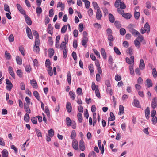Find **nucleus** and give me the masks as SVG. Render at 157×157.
Instances as JSON below:
<instances>
[{
	"label": "nucleus",
	"instance_id": "nucleus-4",
	"mask_svg": "<svg viewBox=\"0 0 157 157\" xmlns=\"http://www.w3.org/2000/svg\"><path fill=\"white\" fill-rule=\"evenodd\" d=\"M134 57L133 56H132L129 59L128 57H126L125 58L126 62L129 64H131L134 63Z\"/></svg>",
	"mask_w": 157,
	"mask_h": 157
},
{
	"label": "nucleus",
	"instance_id": "nucleus-23",
	"mask_svg": "<svg viewBox=\"0 0 157 157\" xmlns=\"http://www.w3.org/2000/svg\"><path fill=\"white\" fill-rule=\"evenodd\" d=\"M33 95L35 98L39 101H40V97L39 96L38 92L36 91H35L33 93Z\"/></svg>",
	"mask_w": 157,
	"mask_h": 157
},
{
	"label": "nucleus",
	"instance_id": "nucleus-56",
	"mask_svg": "<svg viewBox=\"0 0 157 157\" xmlns=\"http://www.w3.org/2000/svg\"><path fill=\"white\" fill-rule=\"evenodd\" d=\"M5 57L7 59L9 60L10 59V53L7 52V51H6L5 52Z\"/></svg>",
	"mask_w": 157,
	"mask_h": 157
},
{
	"label": "nucleus",
	"instance_id": "nucleus-24",
	"mask_svg": "<svg viewBox=\"0 0 157 157\" xmlns=\"http://www.w3.org/2000/svg\"><path fill=\"white\" fill-rule=\"evenodd\" d=\"M48 52H49V54H48L50 58H51L54 55V54L55 53L54 51L52 48H50L49 49Z\"/></svg>",
	"mask_w": 157,
	"mask_h": 157
},
{
	"label": "nucleus",
	"instance_id": "nucleus-12",
	"mask_svg": "<svg viewBox=\"0 0 157 157\" xmlns=\"http://www.w3.org/2000/svg\"><path fill=\"white\" fill-rule=\"evenodd\" d=\"M146 85L147 86L148 88H150V87H152V82L151 80L150 79L147 78L146 80Z\"/></svg>",
	"mask_w": 157,
	"mask_h": 157
},
{
	"label": "nucleus",
	"instance_id": "nucleus-46",
	"mask_svg": "<svg viewBox=\"0 0 157 157\" xmlns=\"http://www.w3.org/2000/svg\"><path fill=\"white\" fill-rule=\"evenodd\" d=\"M121 1V0H117L115 1L114 6L115 7L118 8L120 6Z\"/></svg>",
	"mask_w": 157,
	"mask_h": 157
},
{
	"label": "nucleus",
	"instance_id": "nucleus-41",
	"mask_svg": "<svg viewBox=\"0 0 157 157\" xmlns=\"http://www.w3.org/2000/svg\"><path fill=\"white\" fill-rule=\"evenodd\" d=\"M78 121L81 123L82 121V114L80 113H78L77 115Z\"/></svg>",
	"mask_w": 157,
	"mask_h": 157
},
{
	"label": "nucleus",
	"instance_id": "nucleus-54",
	"mask_svg": "<svg viewBox=\"0 0 157 157\" xmlns=\"http://www.w3.org/2000/svg\"><path fill=\"white\" fill-rule=\"evenodd\" d=\"M31 120L33 123L36 124L37 123V119L35 117H32L31 118Z\"/></svg>",
	"mask_w": 157,
	"mask_h": 157
},
{
	"label": "nucleus",
	"instance_id": "nucleus-13",
	"mask_svg": "<svg viewBox=\"0 0 157 157\" xmlns=\"http://www.w3.org/2000/svg\"><path fill=\"white\" fill-rule=\"evenodd\" d=\"M66 107L67 111L68 113L71 112L72 110V107L71 103L70 102H67Z\"/></svg>",
	"mask_w": 157,
	"mask_h": 157
},
{
	"label": "nucleus",
	"instance_id": "nucleus-14",
	"mask_svg": "<svg viewBox=\"0 0 157 157\" xmlns=\"http://www.w3.org/2000/svg\"><path fill=\"white\" fill-rule=\"evenodd\" d=\"M30 83L33 88H37L38 87L37 82L35 79H33L30 81Z\"/></svg>",
	"mask_w": 157,
	"mask_h": 157
},
{
	"label": "nucleus",
	"instance_id": "nucleus-8",
	"mask_svg": "<svg viewBox=\"0 0 157 157\" xmlns=\"http://www.w3.org/2000/svg\"><path fill=\"white\" fill-rule=\"evenodd\" d=\"M102 13L99 9H98L97 10L96 17L98 20H100L102 17Z\"/></svg>",
	"mask_w": 157,
	"mask_h": 157
},
{
	"label": "nucleus",
	"instance_id": "nucleus-27",
	"mask_svg": "<svg viewBox=\"0 0 157 157\" xmlns=\"http://www.w3.org/2000/svg\"><path fill=\"white\" fill-rule=\"evenodd\" d=\"M88 42V38H83L82 39V44L85 47H86V46H85L86 44Z\"/></svg>",
	"mask_w": 157,
	"mask_h": 157
},
{
	"label": "nucleus",
	"instance_id": "nucleus-40",
	"mask_svg": "<svg viewBox=\"0 0 157 157\" xmlns=\"http://www.w3.org/2000/svg\"><path fill=\"white\" fill-rule=\"evenodd\" d=\"M30 117L29 115L26 113L24 116V120L26 122H28L29 121Z\"/></svg>",
	"mask_w": 157,
	"mask_h": 157
},
{
	"label": "nucleus",
	"instance_id": "nucleus-20",
	"mask_svg": "<svg viewBox=\"0 0 157 157\" xmlns=\"http://www.w3.org/2000/svg\"><path fill=\"white\" fill-rule=\"evenodd\" d=\"M126 52L127 54H129L130 56L132 55L133 52L132 47L128 48L126 50Z\"/></svg>",
	"mask_w": 157,
	"mask_h": 157
},
{
	"label": "nucleus",
	"instance_id": "nucleus-7",
	"mask_svg": "<svg viewBox=\"0 0 157 157\" xmlns=\"http://www.w3.org/2000/svg\"><path fill=\"white\" fill-rule=\"evenodd\" d=\"M8 71L10 75L14 78H15V74L14 72L13 68L11 66H9L8 67Z\"/></svg>",
	"mask_w": 157,
	"mask_h": 157
},
{
	"label": "nucleus",
	"instance_id": "nucleus-30",
	"mask_svg": "<svg viewBox=\"0 0 157 157\" xmlns=\"http://www.w3.org/2000/svg\"><path fill=\"white\" fill-rule=\"evenodd\" d=\"M67 77V80L68 82L69 85H70L71 83V76L70 72L69 71H68V72Z\"/></svg>",
	"mask_w": 157,
	"mask_h": 157
},
{
	"label": "nucleus",
	"instance_id": "nucleus-29",
	"mask_svg": "<svg viewBox=\"0 0 157 157\" xmlns=\"http://www.w3.org/2000/svg\"><path fill=\"white\" fill-rule=\"evenodd\" d=\"M109 21L111 23H113L115 20V18L114 16L111 13H109Z\"/></svg>",
	"mask_w": 157,
	"mask_h": 157
},
{
	"label": "nucleus",
	"instance_id": "nucleus-2",
	"mask_svg": "<svg viewBox=\"0 0 157 157\" xmlns=\"http://www.w3.org/2000/svg\"><path fill=\"white\" fill-rule=\"evenodd\" d=\"M157 98L154 97L152 99L151 102V106L153 109L155 108L157 106Z\"/></svg>",
	"mask_w": 157,
	"mask_h": 157
},
{
	"label": "nucleus",
	"instance_id": "nucleus-18",
	"mask_svg": "<svg viewBox=\"0 0 157 157\" xmlns=\"http://www.w3.org/2000/svg\"><path fill=\"white\" fill-rule=\"evenodd\" d=\"M122 17L127 19H129L131 18L132 15L130 13H124L122 15Z\"/></svg>",
	"mask_w": 157,
	"mask_h": 157
},
{
	"label": "nucleus",
	"instance_id": "nucleus-25",
	"mask_svg": "<svg viewBox=\"0 0 157 157\" xmlns=\"http://www.w3.org/2000/svg\"><path fill=\"white\" fill-rule=\"evenodd\" d=\"M64 5L61 2H59L58 3L57 5V7L58 8L59 7H61V10L63 11L64 10Z\"/></svg>",
	"mask_w": 157,
	"mask_h": 157
},
{
	"label": "nucleus",
	"instance_id": "nucleus-53",
	"mask_svg": "<svg viewBox=\"0 0 157 157\" xmlns=\"http://www.w3.org/2000/svg\"><path fill=\"white\" fill-rule=\"evenodd\" d=\"M140 16V13L139 12L135 11L134 14V17L136 19H138L139 18Z\"/></svg>",
	"mask_w": 157,
	"mask_h": 157
},
{
	"label": "nucleus",
	"instance_id": "nucleus-62",
	"mask_svg": "<svg viewBox=\"0 0 157 157\" xmlns=\"http://www.w3.org/2000/svg\"><path fill=\"white\" fill-rule=\"evenodd\" d=\"M72 56L74 60L76 61L77 60V56L76 53L75 52H73L72 53Z\"/></svg>",
	"mask_w": 157,
	"mask_h": 157
},
{
	"label": "nucleus",
	"instance_id": "nucleus-45",
	"mask_svg": "<svg viewBox=\"0 0 157 157\" xmlns=\"http://www.w3.org/2000/svg\"><path fill=\"white\" fill-rule=\"evenodd\" d=\"M35 132L38 137H42L41 132L37 128H35Z\"/></svg>",
	"mask_w": 157,
	"mask_h": 157
},
{
	"label": "nucleus",
	"instance_id": "nucleus-61",
	"mask_svg": "<svg viewBox=\"0 0 157 157\" xmlns=\"http://www.w3.org/2000/svg\"><path fill=\"white\" fill-rule=\"evenodd\" d=\"M105 83L107 86V88L111 87V85L109 80H107L105 82Z\"/></svg>",
	"mask_w": 157,
	"mask_h": 157
},
{
	"label": "nucleus",
	"instance_id": "nucleus-44",
	"mask_svg": "<svg viewBox=\"0 0 157 157\" xmlns=\"http://www.w3.org/2000/svg\"><path fill=\"white\" fill-rule=\"evenodd\" d=\"M48 135L50 137H52L54 135V131L52 129H51L48 131Z\"/></svg>",
	"mask_w": 157,
	"mask_h": 157
},
{
	"label": "nucleus",
	"instance_id": "nucleus-28",
	"mask_svg": "<svg viewBox=\"0 0 157 157\" xmlns=\"http://www.w3.org/2000/svg\"><path fill=\"white\" fill-rule=\"evenodd\" d=\"M36 10L38 16L40 15L41 14L42 11L41 8L40 6H38L36 7Z\"/></svg>",
	"mask_w": 157,
	"mask_h": 157
},
{
	"label": "nucleus",
	"instance_id": "nucleus-17",
	"mask_svg": "<svg viewBox=\"0 0 157 157\" xmlns=\"http://www.w3.org/2000/svg\"><path fill=\"white\" fill-rule=\"evenodd\" d=\"M101 53L104 59H106V53L104 48H101Z\"/></svg>",
	"mask_w": 157,
	"mask_h": 157
},
{
	"label": "nucleus",
	"instance_id": "nucleus-36",
	"mask_svg": "<svg viewBox=\"0 0 157 157\" xmlns=\"http://www.w3.org/2000/svg\"><path fill=\"white\" fill-rule=\"evenodd\" d=\"M16 61L17 64L19 65H21L22 63V60L20 57L17 56L16 57Z\"/></svg>",
	"mask_w": 157,
	"mask_h": 157
},
{
	"label": "nucleus",
	"instance_id": "nucleus-48",
	"mask_svg": "<svg viewBox=\"0 0 157 157\" xmlns=\"http://www.w3.org/2000/svg\"><path fill=\"white\" fill-rule=\"evenodd\" d=\"M106 34L107 36L112 35V31L110 28H108L106 30Z\"/></svg>",
	"mask_w": 157,
	"mask_h": 157
},
{
	"label": "nucleus",
	"instance_id": "nucleus-3",
	"mask_svg": "<svg viewBox=\"0 0 157 157\" xmlns=\"http://www.w3.org/2000/svg\"><path fill=\"white\" fill-rule=\"evenodd\" d=\"M26 32L28 37L31 39H32L33 37L31 30L30 28L28 26L26 28Z\"/></svg>",
	"mask_w": 157,
	"mask_h": 157
},
{
	"label": "nucleus",
	"instance_id": "nucleus-51",
	"mask_svg": "<svg viewBox=\"0 0 157 157\" xmlns=\"http://www.w3.org/2000/svg\"><path fill=\"white\" fill-rule=\"evenodd\" d=\"M19 50L21 54L22 55L24 56L25 55V53L24 52V48L22 46H20L19 47Z\"/></svg>",
	"mask_w": 157,
	"mask_h": 157
},
{
	"label": "nucleus",
	"instance_id": "nucleus-22",
	"mask_svg": "<svg viewBox=\"0 0 157 157\" xmlns=\"http://www.w3.org/2000/svg\"><path fill=\"white\" fill-rule=\"evenodd\" d=\"M2 157H8V152L7 150L4 149L2 152Z\"/></svg>",
	"mask_w": 157,
	"mask_h": 157
},
{
	"label": "nucleus",
	"instance_id": "nucleus-47",
	"mask_svg": "<svg viewBox=\"0 0 157 157\" xmlns=\"http://www.w3.org/2000/svg\"><path fill=\"white\" fill-rule=\"evenodd\" d=\"M67 25H65L61 28V33H64L67 31Z\"/></svg>",
	"mask_w": 157,
	"mask_h": 157
},
{
	"label": "nucleus",
	"instance_id": "nucleus-60",
	"mask_svg": "<svg viewBox=\"0 0 157 157\" xmlns=\"http://www.w3.org/2000/svg\"><path fill=\"white\" fill-rule=\"evenodd\" d=\"M73 46L74 48L75 49H76L77 47L78 44H77V40H73Z\"/></svg>",
	"mask_w": 157,
	"mask_h": 157
},
{
	"label": "nucleus",
	"instance_id": "nucleus-19",
	"mask_svg": "<svg viewBox=\"0 0 157 157\" xmlns=\"http://www.w3.org/2000/svg\"><path fill=\"white\" fill-rule=\"evenodd\" d=\"M28 105L25 103L24 104V109L27 113H31V110Z\"/></svg>",
	"mask_w": 157,
	"mask_h": 157
},
{
	"label": "nucleus",
	"instance_id": "nucleus-50",
	"mask_svg": "<svg viewBox=\"0 0 157 157\" xmlns=\"http://www.w3.org/2000/svg\"><path fill=\"white\" fill-rule=\"evenodd\" d=\"M114 24L117 28H120L121 26L120 22L118 21H115Z\"/></svg>",
	"mask_w": 157,
	"mask_h": 157
},
{
	"label": "nucleus",
	"instance_id": "nucleus-37",
	"mask_svg": "<svg viewBox=\"0 0 157 157\" xmlns=\"http://www.w3.org/2000/svg\"><path fill=\"white\" fill-rule=\"evenodd\" d=\"M4 10L5 11L8 12L10 14H11V13L10 11L9 7L7 4H4Z\"/></svg>",
	"mask_w": 157,
	"mask_h": 157
},
{
	"label": "nucleus",
	"instance_id": "nucleus-31",
	"mask_svg": "<svg viewBox=\"0 0 157 157\" xmlns=\"http://www.w3.org/2000/svg\"><path fill=\"white\" fill-rule=\"evenodd\" d=\"M119 113L118 114L121 115V114L124 113V108L123 106L122 105H120L119 107Z\"/></svg>",
	"mask_w": 157,
	"mask_h": 157
},
{
	"label": "nucleus",
	"instance_id": "nucleus-58",
	"mask_svg": "<svg viewBox=\"0 0 157 157\" xmlns=\"http://www.w3.org/2000/svg\"><path fill=\"white\" fill-rule=\"evenodd\" d=\"M63 50V57L64 58H66L67 56V49H65Z\"/></svg>",
	"mask_w": 157,
	"mask_h": 157
},
{
	"label": "nucleus",
	"instance_id": "nucleus-5",
	"mask_svg": "<svg viewBox=\"0 0 157 157\" xmlns=\"http://www.w3.org/2000/svg\"><path fill=\"white\" fill-rule=\"evenodd\" d=\"M79 147L80 149L82 151H84L85 149L84 143L82 139H81L79 142Z\"/></svg>",
	"mask_w": 157,
	"mask_h": 157
},
{
	"label": "nucleus",
	"instance_id": "nucleus-9",
	"mask_svg": "<svg viewBox=\"0 0 157 157\" xmlns=\"http://www.w3.org/2000/svg\"><path fill=\"white\" fill-rule=\"evenodd\" d=\"M26 23L29 25H31L32 21L30 18L27 15L24 16Z\"/></svg>",
	"mask_w": 157,
	"mask_h": 157
},
{
	"label": "nucleus",
	"instance_id": "nucleus-57",
	"mask_svg": "<svg viewBox=\"0 0 157 157\" xmlns=\"http://www.w3.org/2000/svg\"><path fill=\"white\" fill-rule=\"evenodd\" d=\"M33 35L35 36L36 38H39V34L35 30L32 31Z\"/></svg>",
	"mask_w": 157,
	"mask_h": 157
},
{
	"label": "nucleus",
	"instance_id": "nucleus-39",
	"mask_svg": "<svg viewBox=\"0 0 157 157\" xmlns=\"http://www.w3.org/2000/svg\"><path fill=\"white\" fill-rule=\"evenodd\" d=\"M69 95L70 96L71 98L73 100H74L75 98V93L72 91H70L69 92Z\"/></svg>",
	"mask_w": 157,
	"mask_h": 157
},
{
	"label": "nucleus",
	"instance_id": "nucleus-63",
	"mask_svg": "<svg viewBox=\"0 0 157 157\" xmlns=\"http://www.w3.org/2000/svg\"><path fill=\"white\" fill-rule=\"evenodd\" d=\"M53 11V9L50 10L49 12V16L50 17H52L53 16L54 14Z\"/></svg>",
	"mask_w": 157,
	"mask_h": 157
},
{
	"label": "nucleus",
	"instance_id": "nucleus-52",
	"mask_svg": "<svg viewBox=\"0 0 157 157\" xmlns=\"http://www.w3.org/2000/svg\"><path fill=\"white\" fill-rule=\"evenodd\" d=\"M106 91L107 93H109L110 96L113 95V91L112 89H111L110 87L107 88L106 89Z\"/></svg>",
	"mask_w": 157,
	"mask_h": 157
},
{
	"label": "nucleus",
	"instance_id": "nucleus-21",
	"mask_svg": "<svg viewBox=\"0 0 157 157\" xmlns=\"http://www.w3.org/2000/svg\"><path fill=\"white\" fill-rule=\"evenodd\" d=\"M133 105L138 108H140V105L139 101L137 99H134L133 102Z\"/></svg>",
	"mask_w": 157,
	"mask_h": 157
},
{
	"label": "nucleus",
	"instance_id": "nucleus-33",
	"mask_svg": "<svg viewBox=\"0 0 157 157\" xmlns=\"http://www.w3.org/2000/svg\"><path fill=\"white\" fill-rule=\"evenodd\" d=\"M93 126H94L96 122V113H93Z\"/></svg>",
	"mask_w": 157,
	"mask_h": 157
},
{
	"label": "nucleus",
	"instance_id": "nucleus-43",
	"mask_svg": "<svg viewBox=\"0 0 157 157\" xmlns=\"http://www.w3.org/2000/svg\"><path fill=\"white\" fill-rule=\"evenodd\" d=\"M110 117L108 120L110 121H114L115 119V117L113 113L111 112L110 113Z\"/></svg>",
	"mask_w": 157,
	"mask_h": 157
},
{
	"label": "nucleus",
	"instance_id": "nucleus-55",
	"mask_svg": "<svg viewBox=\"0 0 157 157\" xmlns=\"http://www.w3.org/2000/svg\"><path fill=\"white\" fill-rule=\"evenodd\" d=\"M16 73L17 75L20 77H21L22 76V73L21 70H18L17 71Z\"/></svg>",
	"mask_w": 157,
	"mask_h": 157
},
{
	"label": "nucleus",
	"instance_id": "nucleus-35",
	"mask_svg": "<svg viewBox=\"0 0 157 157\" xmlns=\"http://www.w3.org/2000/svg\"><path fill=\"white\" fill-rule=\"evenodd\" d=\"M48 67V72L49 75L52 76L53 75L52 69V67Z\"/></svg>",
	"mask_w": 157,
	"mask_h": 157
},
{
	"label": "nucleus",
	"instance_id": "nucleus-64",
	"mask_svg": "<svg viewBox=\"0 0 157 157\" xmlns=\"http://www.w3.org/2000/svg\"><path fill=\"white\" fill-rule=\"evenodd\" d=\"M152 117V122L154 124L156 123L157 122V118L156 117Z\"/></svg>",
	"mask_w": 157,
	"mask_h": 157
},
{
	"label": "nucleus",
	"instance_id": "nucleus-11",
	"mask_svg": "<svg viewBox=\"0 0 157 157\" xmlns=\"http://www.w3.org/2000/svg\"><path fill=\"white\" fill-rule=\"evenodd\" d=\"M72 147L75 150H77L78 148V144L77 141L75 140L72 142Z\"/></svg>",
	"mask_w": 157,
	"mask_h": 157
},
{
	"label": "nucleus",
	"instance_id": "nucleus-59",
	"mask_svg": "<svg viewBox=\"0 0 157 157\" xmlns=\"http://www.w3.org/2000/svg\"><path fill=\"white\" fill-rule=\"evenodd\" d=\"M114 52L117 55H120L121 54V52H120L119 50L117 47H114Z\"/></svg>",
	"mask_w": 157,
	"mask_h": 157
},
{
	"label": "nucleus",
	"instance_id": "nucleus-15",
	"mask_svg": "<svg viewBox=\"0 0 157 157\" xmlns=\"http://www.w3.org/2000/svg\"><path fill=\"white\" fill-rule=\"evenodd\" d=\"M53 28L52 27L51 24H49L48 25V32L49 33L51 34V35H52L53 33Z\"/></svg>",
	"mask_w": 157,
	"mask_h": 157
},
{
	"label": "nucleus",
	"instance_id": "nucleus-49",
	"mask_svg": "<svg viewBox=\"0 0 157 157\" xmlns=\"http://www.w3.org/2000/svg\"><path fill=\"white\" fill-rule=\"evenodd\" d=\"M120 33L121 35H124L126 33L125 29L124 28H121L120 30Z\"/></svg>",
	"mask_w": 157,
	"mask_h": 157
},
{
	"label": "nucleus",
	"instance_id": "nucleus-42",
	"mask_svg": "<svg viewBox=\"0 0 157 157\" xmlns=\"http://www.w3.org/2000/svg\"><path fill=\"white\" fill-rule=\"evenodd\" d=\"M76 133L74 130H73L71 135L70 137L72 139H74L76 137Z\"/></svg>",
	"mask_w": 157,
	"mask_h": 157
},
{
	"label": "nucleus",
	"instance_id": "nucleus-38",
	"mask_svg": "<svg viewBox=\"0 0 157 157\" xmlns=\"http://www.w3.org/2000/svg\"><path fill=\"white\" fill-rule=\"evenodd\" d=\"M140 42L137 40H135L134 41V43L136 47L139 48L140 47Z\"/></svg>",
	"mask_w": 157,
	"mask_h": 157
},
{
	"label": "nucleus",
	"instance_id": "nucleus-16",
	"mask_svg": "<svg viewBox=\"0 0 157 157\" xmlns=\"http://www.w3.org/2000/svg\"><path fill=\"white\" fill-rule=\"evenodd\" d=\"M139 67L141 70H143L144 68L145 63L143 59H141L140 60Z\"/></svg>",
	"mask_w": 157,
	"mask_h": 157
},
{
	"label": "nucleus",
	"instance_id": "nucleus-32",
	"mask_svg": "<svg viewBox=\"0 0 157 157\" xmlns=\"http://www.w3.org/2000/svg\"><path fill=\"white\" fill-rule=\"evenodd\" d=\"M67 44V43H66L65 42H64V41H62L60 46V48L61 49H64L67 48L66 47V44Z\"/></svg>",
	"mask_w": 157,
	"mask_h": 157
},
{
	"label": "nucleus",
	"instance_id": "nucleus-6",
	"mask_svg": "<svg viewBox=\"0 0 157 157\" xmlns=\"http://www.w3.org/2000/svg\"><path fill=\"white\" fill-rule=\"evenodd\" d=\"M129 30L131 33L134 36H136L140 34V33L139 32L133 28H130Z\"/></svg>",
	"mask_w": 157,
	"mask_h": 157
},
{
	"label": "nucleus",
	"instance_id": "nucleus-34",
	"mask_svg": "<svg viewBox=\"0 0 157 157\" xmlns=\"http://www.w3.org/2000/svg\"><path fill=\"white\" fill-rule=\"evenodd\" d=\"M66 121L67 125L68 126H70L71 125L72 121L69 117H67L66 118Z\"/></svg>",
	"mask_w": 157,
	"mask_h": 157
},
{
	"label": "nucleus",
	"instance_id": "nucleus-1",
	"mask_svg": "<svg viewBox=\"0 0 157 157\" xmlns=\"http://www.w3.org/2000/svg\"><path fill=\"white\" fill-rule=\"evenodd\" d=\"M109 59L108 60V62L109 64H111V66L109 67L112 70H114L115 69V68L116 67V64L114 65V67H112V65H113V59L112 58V57L111 56H109Z\"/></svg>",
	"mask_w": 157,
	"mask_h": 157
},
{
	"label": "nucleus",
	"instance_id": "nucleus-26",
	"mask_svg": "<svg viewBox=\"0 0 157 157\" xmlns=\"http://www.w3.org/2000/svg\"><path fill=\"white\" fill-rule=\"evenodd\" d=\"M144 27L146 30L147 33H148L150 31V26L148 22H146L144 25Z\"/></svg>",
	"mask_w": 157,
	"mask_h": 157
},
{
	"label": "nucleus",
	"instance_id": "nucleus-10",
	"mask_svg": "<svg viewBox=\"0 0 157 157\" xmlns=\"http://www.w3.org/2000/svg\"><path fill=\"white\" fill-rule=\"evenodd\" d=\"M145 114L146 118L147 120L149 119L150 117V111L148 107H147L145 110Z\"/></svg>",
	"mask_w": 157,
	"mask_h": 157
}]
</instances>
